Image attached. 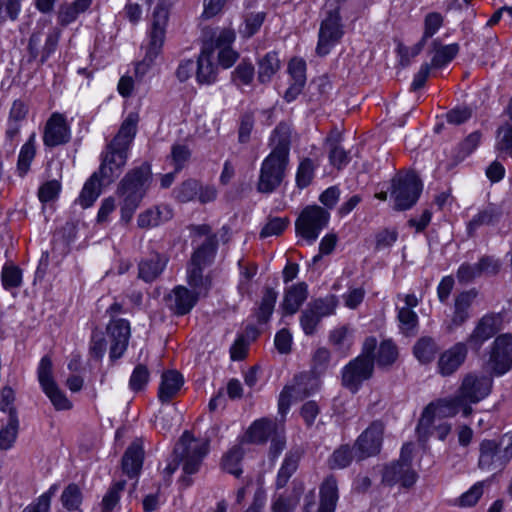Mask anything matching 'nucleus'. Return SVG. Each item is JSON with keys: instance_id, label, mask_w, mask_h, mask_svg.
<instances>
[{"instance_id": "1", "label": "nucleus", "mask_w": 512, "mask_h": 512, "mask_svg": "<svg viewBox=\"0 0 512 512\" xmlns=\"http://www.w3.org/2000/svg\"><path fill=\"white\" fill-rule=\"evenodd\" d=\"M492 387V376L477 373L466 374L454 397L437 399L425 407L420 418L421 429L431 426L435 415L453 417L461 411L463 416H469L472 413L471 405L488 397Z\"/></svg>"}, {"instance_id": "2", "label": "nucleus", "mask_w": 512, "mask_h": 512, "mask_svg": "<svg viewBox=\"0 0 512 512\" xmlns=\"http://www.w3.org/2000/svg\"><path fill=\"white\" fill-rule=\"evenodd\" d=\"M236 39L235 30L229 27L217 28L203 41L197 58L196 81L200 85L216 82L219 67L228 69L237 61L239 54L232 48Z\"/></svg>"}, {"instance_id": "3", "label": "nucleus", "mask_w": 512, "mask_h": 512, "mask_svg": "<svg viewBox=\"0 0 512 512\" xmlns=\"http://www.w3.org/2000/svg\"><path fill=\"white\" fill-rule=\"evenodd\" d=\"M138 121V113L130 112L122 122L114 139L107 144L102 152L101 164L97 173L104 184H111L121 175L137 132Z\"/></svg>"}, {"instance_id": "4", "label": "nucleus", "mask_w": 512, "mask_h": 512, "mask_svg": "<svg viewBox=\"0 0 512 512\" xmlns=\"http://www.w3.org/2000/svg\"><path fill=\"white\" fill-rule=\"evenodd\" d=\"M330 360V351L327 348H318L313 355V371L297 375L292 385H287L280 393L278 411L284 417L293 402L302 400L316 392L321 385L320 378L316 375L327 368Z\"/></svg>"}, {"instance_id": "5", "label": "nucleus", "mask_w": 512, "mask_h": 512, "mask_svg": "<svg viewBox=\"0 0 512 512\" xmlns=\"http://www.w3.org/2000/svg\"><path fill=\"white\" fill-rule=\"evenodd\" d=\"M151 181V168L147 163L130 170L121 180L117 193L122 199L121 218L128 222L142 201Z\"/></svg>"}, {"instance_id": "6", "label": "nucleus", "mask_w": 512, "mask_h": 512, "mask_svg": "<svg viewBox=\"0 0 512 512\" xmlns=\"http://www.w3.org/2000/svg\"><path fill=\"white\" fill-rule=\"evenodd\" d=\"M168 18V7L164 6V0H160L154 9L151 25L147 32L148 43L146 46L145 56L141 62L136 64L135 67V74L137 77L142 78L161 53L165 42Z\"/></svg>"}, {"instance_id": "7", "label": "nucleus", "mask_w": 512, "mask_h": 512, "mask_svg": "<svg viewBox=\"0 0 512 512\" xmlns=\"http://www.w3.org/2000/svg\"><path fill=\"white\" fill-rule=\"evenodd\" d=\"M339 1H328L323 19L320 23L316 53L326 56L340 42L344 35V25L336 4Z\"/></svg>"}, {"instance_id": "8", "label": "nucleus", "mask_w": 512, "mask_h": 512, "mask_svg": "<svg viewBox=\"0 0 512 512\" xmlns=\"http://www.w3.org/2000/svg\"><path fill=\"white\" fill-rule=\"evenodd\" d=\"M245 437L250 443H264L270 438V456L277 458L286 444L284 421L267 418L256 420L248 428Z\"/></svg>"}, {"instance_id": "9", "label": "nucleus", "mask_w": 512, "mask_h": 512, "mask_svg": "<svg viewBox=\"0 0 512 512\" xmlns=\"http://www.w3.org/2000/svg\"><path fill=\"white\" fill-rule=\"evenodd\" d=\"M376 345L377 341L375 338H367L363 344L362 354L343 369V385L352 392H356L362 382L372 375L373 352L376 349Z\"/></svg>"}, {"instance_id": "10", "label": "nucleus", "mask_w": 512, "mask_h": 512, "mask_svg": "<svg viewBox=\"0 0 512 512\" xmlns=\"http://www.w3.org/2000/svg\"><path fill=\"white\" fill-rule=\"evenodd\" d=\"M413 444H404L400 459L384 468L382 482L388 486L399 485L402 488L412 487L417 480V473L411 467Z\"/></svg>"}, {"instance_id": "11", "label": "nucleus", "mask_w": 512, "mask_h": 512, "mask_svg": "<svg viewBox=\"0 0 512 512\" xmlns=\"http://www.w3.org/2000/svg\"><path fill=\"white\" fill-rule=\"evenodd\" d=\"M175 456L182 463L184 473L193 474L198 471L201 462L208 452V442L205 439H195L185 432L175 447Z\"/></svg>"}, {"instance_id": "12", "label": "nucleus", "mask_w": 512, "mask_h": 512, "mask_svg": "<svg viewBox=\"0 0 512 512\" xmlns=\"http://www.w3.org/2000/svg\"><path fill=\"white\" fill-rule=\"evenodd\" d=\"M37 378L43 393L57 411L70 410L73 406L65 392L60 389L53 376V363L49 356L41 358L37 367Z\"/></svg>"}, {"instance_id": "13", "label": "nucleus", "mask_w": 512, "mask_h": 512, "mask_svg": "<svg viewBox=\"0 0 512 512\" xmlns=\"http://www.w3.org/2000/svg\"><path fill=\"white\" fill-rule=\"evenodd\" d=\"M289 166V158L269 153L262 161L257 190L261 193H272L283 182Z\"/></svg>"}, {"instance_id": "14", "label": "nucleus", "mask_w": 512, "mask_h": 512, "mask_svg": "<svg viewBox=\"0 0 512 512\" xmlns=\"http://www.w3.org/2000/svg\"><path fill=\"white\" fill-rule=\"evenodd\" d=\"M422 190V184L414 172L398 174L392 180L391 197L399 210H406L413 206Z\"/></svg>"}, {"instance_id": "15", "label": "nucleus", "mask_w": 512, "mask_h": 512, "mask_svg": "<svg viewBox=\"0 0 512 512\" xmlns=\"http://www.w3.org/2000/svg\"><path fill=\"white\" fill-rule=\"evenodd\" d=\"M485 369L491 376L500 377L512 369V336L499 335L491 345Z\"/></svg>"}, {"instance_id": "16", "label": "nucleus", "mask_w": 512, "mask_h": 512, "mask_svg": "<svg viewBox=\"0 0 512 512\" xmlns=\"http://www.w3.org/2000/svg\"><path fill=\"white\" fill-rule=\"evenodd\" d=\"M329 221V213L319 206H308L301 212L296 221L297 234L312 244Z\"/></svg>"}, {"instance_id": "17", "label": "nucleus", "mask_w": 512, "mask_h": 512, "mask_svg": "<svg viewBox=\"0 0 512 512\" xmlns=\"http://www.w3.org/2000/svg\"><path fill=\"white\" fill-rule=\"evenodd\" d=\"M71 138V128L67 117L59 112H53L47 119L43 128V144L45 147L52 148L64 145Z\"/></svg>"}, {"instance_id": "18", "label": "nucleus", "mask_w": 512, "mask_h": 512, "mask_svg": "<svg viewBox=\"0 0 512 512\" xmlns=\"http://www.w3.org/2000/svg\"><path fill=\"white\" fill-rule=\"evenodd\" d=\"M383 433L384 425L380 421L371 423L355 443V456L364 459L378 454L382 446Z\"/></svg>"}, {"instance_id": "19", "label": "nucleus", "mask_w": 512, "mask_h": 512, "mask_svg": "<svg viewBox=\"0 0 512 512\" xmlns=\"http://www.w3.org/2000/svg\"><path fill=\"white\" fill-rule=\"evenodd\" d=\"M216 252V246L211 238L205 242L193 254L188 267V283L193 288H200L203 285L202 267L210 263Z\"/></svg>"}, {"instance_id": "20", "label": "nucleus", "mask_w": 512, "mask_h": 512, "mask_svg": "<svg viewBox=\"0 0 512 512\" xmlns=\"http://www.w3.org/2000/svg\"><path fill=\"white\" fill-rule=\"evenodd\" d=\"M110 339V358H120L127 349L130 337V324L124 319H114L107 326Z\"/></svg>"}, {"instance_id": "21", "label": "nucleus", "mask_w": 512, "mask_h": 512, "mask_svg": "<svg viewBox=\"0 0 512 512\" xmlns=\"http://www.w3.org/2000/svg\"><path fill=\"white\" fill-rule=\"evenodd\" d=\"M503 318L500 314L485 315L478 322L468 342L472 348L479 350L481 346L502 328Z\"/></svg>"}, {"instance_id": "22", "label": "nucleus", "mask_w": 512, "mask_h": 512, "mask_svg": "<svg viewBox=\"0 0 512 512\" xmlns=\"http://www.w3.org/2000/svg\"><path fill=\"white\" fill-rule=\"evenodd\" d=\"M468 349L465 343L458 342L441 353L438 360V371L443 376L455 373L464 363Z\"/></svg>"}, {"instance_id": "23", "label": "nucleus", "mask_w": 512, "mask_h": 512, "mask_svg": "<svg viewBox=\"0 0 512 512\" xmlns=\"http://www.w3.org/2000/svg\"><path fill=\"white\" fill-rule=\"evenodd\" d=\"M507 465L503 461L498 441L485 439L480 443L478 466L482 470L503 469Z\"/></svg>"}, {"instance_id": "24", "label": "nucleus", "mask_w": 512, "mask_h": 512, "mask_svg": "<svg viewBox=\"0 0 512 512\" xmlns=\"http://www.w3.org/2000/svg\"><path fill=\"white\" fill-rule=\"evenodd\" d=\"M355 342L354 330L342 325L334 328L329 334V343L334 347L340 357H346Z\"/></svg>"}, {"instance_id": "25", "label": "nucleus", "mask_w": 512, "mask_h": 512, "mask_svg": "<svg viewBox=\"0 0 512 512\" xmlns=\"http://www.w3.org/2000/svg\"><path fill=\"white\" fill-rule=\"evenodd\" d=\"M307 285L303 282L289 286L284 294L281 304L285 314L292 315L298 311L303 302L307 299Z\"/></svg>"}, {"instance_id": "26", "label": "nucleus", "mask_w": 512, "mask_h": 512, "mask_svg": "<svg viewBox=\"0 0 512 512\" xmlns=\"http://www.w3.org/2000/svg\"><path fill=\"white\" fill-rule=\"evenodd\" d=\"M183 383V377L177 371L168 370L164 372L159 385V400L161 402H169L180 391Z\"/></svg>"}, {"instance_id": "27", "label": "nucleus", "mask_w": 512, "mask_h": 512, "mask_svg": "<svg viewBox=\"0 0 512 512\" xmlns=\"http://www.w3.org/2000/svg\"><path fill=\"white\" fill-rule=\"evenodd\" d=\"M198 296L183 286L176 287L169 296L170 306L178 315L190 312L194 307Z\"/></svg>"}, {"instance_id": "28", "label": "nucleus", "mask_w": 512, "mask_h": 512, "mask_svg": "<svg viewBox=\"0 0 512 512\" xmlns=\"http://www.w3.org/2000/svg\"><path fill=\"white\" fill-rule=\"evenodd\" d=\"M166 264L165 256L154 253L139 263V277L146 282H152L163 272Z\"/></svg>"}, {"instance_id": "29", "label": "nucleus", "mask_w": 512, "mask_h": 512, "mask_svg": "<svg viewBox=\"0 0 512 512\" xmlns=\"http://www.w3.org/2000/svg\"><path fill=\"white\" fill-rule=\"evenodd\" d=\"M142 464L143 447L142 443L136 440L126 450L122 460V467L124 472L132 478L138 475Z\"/></svg>"}, {"instance_id": "30", "label": "nucleus", "mask_w": 512, "mask_h": 512, "mask_svg": "<svg viewBox=\"0 0 512 512\" xmlns=\"http://www.w3.org/2000/svg\"><path fill=\"white\" fill-rule=\"evenodd\" d=\"M338 486L333 477H327L320 486L318 512H335L338 501Z\"/></svg>"}, {"instance_id": "31", "label": "nucleus", "mask_w": 512, "mask_h": 512, "mask_svg": "<svg viewBox=\"0 0 512 512\" xmlns=\"http://www.w3.org/2000/svg\"><path fill=\"white\" fill-rule=\"evenodd\" d=\"M172 216V209L168 206L162 205L150 208L138 216V226L152 228L170 220Z\"/></svg>"}, {"instance_id": "32", "label": "nucleus", "mask_w": 512, "mask_h": 512, "mask_svg": "<svg viewBox=\"0 0 512 512\" xmlns=\"http://www.w3.org/2000/svg\"><path fill=\"white\" fill-rule=\"evenodd\" d=\"M291 127L287 123H280L273 131L270 144L271 153H277L280 156L289 158L290 152Z\"/></svg>"}, {"instance_id": "33", "label": "nucleus", "mask_w": 512, "mask_h": 512, "mask_svg": "<svg viewBox=\"0 0 512 512\" xmlns=\"http://www.w3.org/2000/svg\"><path fill=\"white\" fill-rule=\"evenodd\" d=\"M105 185L97 172L85 182L82 191L78 197V202L83 208H88L94 204L101 193V186Z\"/></svg>"}, {"instance_id": "34", "label": "nucleus", "mask_w": 512, "mask_h": 512, "mask_svg": "<svg viewBox=\"0 0 512 512\" xmlns=\"http://www.w3.org/2000/svg\"><path fill=\"white\" fill-rule=\"evenodd\" d=\"M300 458L301 452L298 449L287 452L277 474V489L283 488L287 484L290 477L297 470Z\"/></svg>"}, {"instance_id": "35", "label": "nucleus", "mask_w": 512, "mask_h": 512, "mask_svg": "<svg viewBox=\"0 0 512 512\" xmlns=\"http://www.w3.org/2000/svg\"><path fill=\"white\" fill-rule=\"evenodd\" d=\"M476 298L474 291H467L459 294L455 300L454 314L451 324L454 327L462 325L469 318V308Z\"/></svg>"}, {"instance_id": "36", "label": "nucleus", "mask_w": 512, "mask_h": 512, "mask_svg": "<svg viewBox=\"0 0 512 512\" xmlns=\"http://www.w3.org/2000/svg\"><path fill=\"white\" fill-rule=\"evenodd\" d=\"M36 155V135L32 133L22 145L18 155L17 171L19 176H25L30 170L32 161Z\"/></svg>"}, {"instance_id": "37", "label": "nucleus", "mask_w": 512, "mask_h": 512, "mask_svg": "<svg viewBox=\"0 0 512 512\" xmlns=\"http://www.w3.org/2000/svg\"><path fill=\"white\" fill-rule=\"evenodd\" d=\"M29 112L28 104L23 100H15L12 103L8 117V134L13 136L19 132L22 123L26 120Z\"/></svg>"}, {"instance_id": "38", "label": "nucleus", "mask_w": 512, "mask_h": 512, "mask_svg": "<svg viewBox=\"0 0 512 512\" xmlns=\"http://www.w3.org/2000/svg\"><path fill=\"white\" fill-rule=\"evenodd\" d=\"M91 5V0H75L71 4L61 6L58 13V21L62 26L74 22L78 16L85 12Z\"/></svg>"}, {"instance_id": "39", "label": "nucleus", "mask_w": 512, "mask_h": 512, "mask_svg": "<svg viewBox=\"0 0 512 512\" xmlns=\"http://www.w3.org/2000/svg\"><path fill=\"white\" fill-rule=\"evenodd\" d=\"M280 69V59L276 52L267 53L258 63V79L261 83L270 82Z\"/></svg>"}, {"instance_id": "40", "label": "nucleus", "mask_w": 512, "mask_h": 512, "mask_svg": "<svg viewBox=\"0 0 512 512\" xmlns=\"http://www.w3.org/2000/svg\"><path fill=\"white\" fill-rule=\"evenodd\" d=\"M434 55L431 60V65L435 68H441L450 63L459 52V45L452 43L448 45H438L434 41Z\"/></svg>"}, {"instance_id": "41", "label": "nucleus", "mask_w": 512, "mask_h": 512, "mask_svg": "<svg viewBox=\"0 0 512 512\" xmlns=\"http://www.w3.org/2000/svg\"><path fill=\"white\" fill-rule=\"evenodd\" d=\"M22 270L13 263H5L1 270V284L6 291L17 289L22 285Z\"/></svg>"}, {"instance_id": "42", "label": "nucleus", "mask_w": 512, "mask_h": 512, "mask_svg": "<svg viewBox=\"0 0 512 512\" xmlns=\"http://www.w3.org/2000/svg\"><path fill=\"white\" fill-rule=\"evenodd\" d=\"M19 421L17 415H11L0 430V449L8 450L14 445L18 435Z\"/></svg>"}, {"instance_id": "43", "label": "nucleus", "mask_w": 512, "mask_h": 512, "mask_svg": "<svg viewBox=\"0 0 512 512\" xmlns=\"http://www.w3.org/2000/svg\"><path fill=\"white\" fill-rule=\"evenodd\" d=\"M399 328L406 336H413L417 332L418 316L409 307L398 308Z\"/></svg>"}, {"instance_id": "44", "label": "nucleus", "mask_w": 512, "mask_h": 512, "mask_svg": "<svg viewBox=\"0 0 512 512\" xmlns=\"http://www.w3.org/2000/svg\"><path fill=\"white\" fill-rule=\"evenodd\" d=\"M445 417L435 415L431 426L421 429L420 422L417 426V433L420 438H426L429 435H435L439 440H444L451 431V426L447 422L442 421Z\"/></svg>"}, {"instance_id": "45", "label": "nucleus", "mask_w": 512, "mask_h": 512, "mask_svg": "<svg viewBox=\"0 0 512 512\" xmlns=\"http://www.w3.org/2000/svg\"><path fill=\"white\" fill-rule=\"evenodd\" d=\"M302 492L303 486L300 485L299 487L294 488V491L291 495L276 496L272 504L273 512H292L298 504Z\"/></svg>"}, {"instance_id": "46", "label": "nucleus", "mask_w": 512, "mask_h": 512, "mask_svg": "<svg viewBox=\"0 0 512 512\" xmlns=\"http://www.w3.org/2000/svg\"><path fill=\"white\" fill-rule=\"evenodd\" d=\"M61 502L68 511L83 512L80 509L82 503V492L76 484H69L61 495Z\"/></svg>"}, {"instance_id": "47", "label": "nucleus", "mask_w": 512, "mask_h": 512, "mask_svg": "<svg viewBox=\"0 0 512 512\" xmlns=\"http://www.w3.org/2000/svg\"><path fill=\"white\" fill-rule=\"evenodd\" d=\"M265 20L264 12L249 13L245 15L243 23L239 27V33L244 38H250L256 34Z\"/></svg>"}, {"instance_id": "48", "label": "nucleus", "mask_w": 512, "mask_h": 512, "mask_svg": "<svg viewBox=\"0 0 512 512\" xmlns=\"http://www.w3.org/2000/svg\"><path fill=\"white\" fill-rule=\"evenodd\" d=\"M316 166L309 158H304L300 161L296 171V185L300 189L308 187L314 177Z\"/></svg>"}, {"instance_id": "49", "label": "nucleus", "mask_w": 512, "mask_h": 512, "mask_svg": "<svg viewBox=\"0 0 512 512\" xmlns=\"http://www.w3.org/2000/svg\"><path fill=\"white\" fill-rule=\"evenodd\" d=\"M500 210L496 206H488L480 211L468 224V230L473 231L480 225H491L498 222Z\"/></svg>"}, {"instance_id": "50", "label": "nucleus", "mask_w": 512, "mask_h": 512, "mask_svg": "<svg viewBox=\"0 0 512 512\" xmlns=\"http://www.w3.org/2000/svg\"><path fill=\"white\" fill-rule=\"evenodd\" d=\"M243 456L241 445L232 447L223 457L222 466L224 470L235 476H239L242 472L240 468V460Z\"/></svg>"}, {"instance_id": "51", "label": "nucleus", "mask_w": 512, "mask_h": 512, "mask_svg": "<svg viewBox=\"0 0 512 512\" xmlns=\"http://www.w3.org/2000/svg\"><path fill=\"white\" fill-rule=\"evenodd\" d=\"M58 485L53 484L41 494L33 503L24 508L22 512H49L51 500L58 491Z\"/></svg>"}, {"instance_id": "52", "label": "nucleus", "mask_w": 512, "mask_h": 512, "mask_svg": "<svg viewBox=\"0 0 512 512\" xmlns=\"http://www.w3.org/2000/svg\"><path fill=\"white\" fill-rule=\"evenodd\" d=\"M240 278L238 284V291L241 295L250 294L251 280L257 273V266L254 263L245 264L239 261Z\"/></svg>"}, {"instance_id": "53", "label": "nucleus", "mask_w": 512, "mask_h": 512, "mask_svg": "<svg viewBox=\"0 0 512 512\" xmlns=\"http://www.w3.org/2000/svg\"><path fill=\"white\" fill-rule=\"evenodd\" d=\"M436 352V344L431 338H421L414 346V355L422 363L430 362Z\"/></svg>"}, {"instance_id": "54", "label": "nucleus", "mask_w": 512, "mask_h": 512, "mask_svg": "<svg viewBox=\"0 0 512 512\" xmlns=\"http://www.w3.org/2000/svg\"><path fill=\"white\" fill-rule=\"evenodd\" d=\"M396 358L397 349L394 343L388 340L383 341L377 349V353L375 355L376 363L379 366H387L392 364Z\"/></svg>"}, {"instance_id": "55", "label": "nucleus", "mask_w": 512, "mask_h": 512, "mask_svg": "<svg viewBox=\"0 0 512 512\" xmlns=\"http://www.w3.org/2000/svg\"><path fill=\"white\" fill-rule=\"evenodd\" d=\"M444 17L438 12H430L424 18V31L422 42L433 37L442 27Z\"/></svg>"}, {"instance_id": "56", "label": "nucleus", "mask_w": 512, "mask_h": 512, "mask_svg": "<svg viewBox=\"0 0 512 512\" xmlns=\"http://www.w3.org/2000/svg\"><path fill=\"white\" fill-rule=\"evenodd\" d=\"M277 300V292L273 289H267L261 300V304L258 311L259 321L265 322L272 315L274 306Z\"/></svg>"}, {"instance_id": "57", "label": "nucleus", "mask_w": 512, "mask_h": 512, "mask_svg": "<svg viewBox=\"0 0 512 512\" xmlns=\"http://www.w3.org/2000/svg\"><path fill=\"white\" fill-rule=\"evenodd\" d=\"M321 319L322 318L317 314V311L311 309V307L308 306L302 312V315L300 317V325L303 332L306 335L314 334Z\"/></svg>"}, {"instance_id": "58", "label": "nucleus", "mask_w": 512, "mask_h": 512, "mask_svg": "<svg viewBox=\"0 0 512 512\" xmlns=\"http://www.w3.org/2000/svg\"><path fill=\"white\" fill-rule=\"evenodd\" d=\"M484 482L475 483L468 491L463 493L457 499V505L460 507H472L474 506L483 495Z\"/></svg>"}, {"instance_id": "59", "label": "nucleus", "mask_w": 512, "mask_h": 512, "mask_svg": "<svg viewBox=\"0 0 512 512\" xmlns=\"http://www.w3.org/2000/svg\"><path fill=\"white\" fill-rule=\"evenodd\" d=\"M124 489V482L114 483L102 500V512H111L120 500V493Z\"/></svg>"}, {"instance_id": "60", "label": "nucleus", "mask_w": 512, "mask_h": 512, "mask_svg": "<svg viewBox=\"0 0 512 512\" xmlns=\"http://www.w3.org/2000/svg\"><path fill=\"white\" fill-rule=\"evenodd\" d=\"M254 78V66L251 62L242 61L233 72V80L238 85H249Z\"/></svg>"}, {"instance_id": "61", "label": "nucleus", "mask_w": 512, "mask_h": 512, "mask_svg": "<svg viewBox=\"0 0 512 512\" xmlns=\"http://www.w3.org/2000/svg\"><path fill=\"white\" fill-rule=\"evenodd\" d=\"M149 381V371L146 366L139 364L137 365L130 377L129 386L133 391H140L144 389Z\"/></svg>"}, {"instance_id": "62", "label": "nucleus", "mask_w": 512, "mask_h": 512, "mask_svg": "<svg viewBox=\"0 0 512 512\" xmlns=\"http://www.w3.org/2000/svg\"><path fill=\"white\" fill-rule=\"evenodd\" d=\"M309 306L311 309L317 311V314L323 318L334 314L337 307V299L334 295H330L324 299L315 300Z\"/></svg>"}, {"instance_id": "63", "label": "nucleus", "mask_w": 512, "mask_h": 512, "mask_svg": "<svg viewBox=\"0 0 512 512\" xmlns=\"http://www.w3.org/2000/svg\"><path fill=\"white\" fill-rule=\"evenodd\" d=\"M352 460V453L348 446H342L337 449L329 460V466L332 469H341L349 465Z\"/></svg>"}, {"instance_id": "64", "label": "nucleus", "mask_w": 512, "mask_h": 512, "mask_svg": "<svg viewBox=\"0 0 512 512\" xmlns=\"http://www.w3.org/2000/svg\"><path fill=\"white\" fill-rule=\"evenodd\" d=\"M497 149L500 153L512 155V128L503 127L498 132Z\"/></svg>"}]
</instances>
